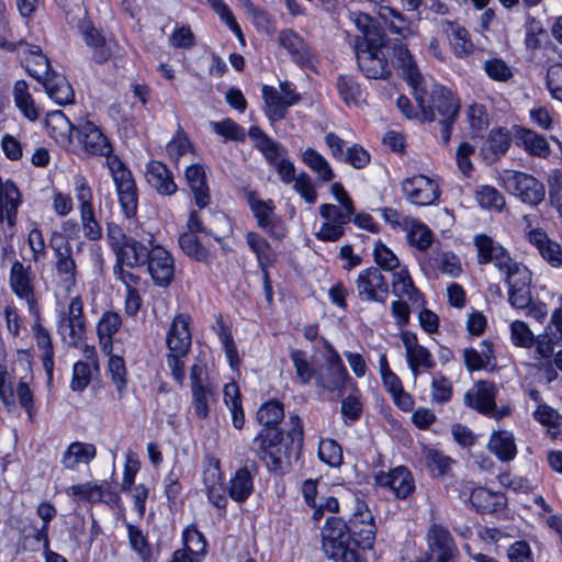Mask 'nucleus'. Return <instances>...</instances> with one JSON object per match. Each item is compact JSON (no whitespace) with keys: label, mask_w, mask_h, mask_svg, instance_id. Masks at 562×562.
Listing matches in <instances>:
<instances>
[{"label":"nucleus","mask_w":562,"mask_h":562,"mask_svg":"<svg viewBox=\"0 0 562 562\" xmlns=\"http://www.w3.org/2000/svg\"><path fill=\"white\" fill-rule=\"evenodd\" d=\"M425 464L437 476H443L450 470L452 460L436 449L425 451Z\"/></svg>","instance_id":"nucleus-60"},{"label":"nucleus","mask_w":562,"mask_h":562,"mask_svg":"<svg viewBox=\"0 0 562 562\" xmlns=\"http://www.w3.org/2000/svg\"><path fill=\"white\" fill-rule=\"evenodd\" d=\"M179 246L183 252L196 261L206 262L209 259V250L200 243L193 233H183L179 237Z\"/></svg>","instance_id":"nucleus-55"},{"label":"nucleus","mask_w":562,"mask_h":562,"mask_svg":"<svg viewBox=\"0 0 562 562\" xmlns=\"http://www.w3.org/2000/svg\"><path fill=\"white\" fill-rule=\"evenodd\" d=\"M186 179L192 191L193 200L199 209L210 203V190L206 183L204 168L201 165H191L186 169Z\"/></svg>","instance_id":"nucleus-32"},{"label":"nucleus","mask_w":562,"mask_h":562,"mask_svg":"<svg viewBox=\"0 0 562 562\" xmlns=\"http://www.w3.org/2000/svg\"><path fill=\"white\" fill-rule=\"evenodd\" d=\"M357 60L360 70L367 78L386 80L392 75L391 66L384 54V36L367 43L366 48L359 47Z\"/></svg>","instance_id":"nucleus-9"},{"label":"nucleus","mask_w":562,"mask_h":562,"mask_svg":"<svg viewBox=\"0 0 562 562\" xmlns=\"http://www.w3.org/2000/svg\"><path fill=\"white\" fill-rule=\"evenodd\" d=\"M347 527L356 550L358 548L363 550L373 548L376 526L372 513L364 503H357L355 512L347 522Z\"/></svg>","instance_id":"nucleus-10"},{"label":"nucleus","mask_w":562,"mask_h":562,"mask_svg":"<svg viewBox=\"0 0 562 562\" xmlns=\"http://www.w3.org/2000/svg\"><path fill=\"white\" fill-rule=\"evenodd\" d=\"M248 247L256 255L260 270L268 269L273 265L271 247L268 240L256 232H249L246 235Z\"/></svg>","instance_id":"nucleus-46"},{"label":"nucleus","mask_w":562,"mask_h":562,"mask_svg":"<svg viewBox=\"0 0 562 562\" xmlns=\"http://www.w3.org/2000/svg\"><path fill=\"white\" fill-rule=\"evenodd\" d=\"M55 270L63 286L70 291L76 285L77 265L72 251L55 257Z\"/></svg>","instance_id":"nucleus-45"},{"label":"nucleus","mask_w":562,"mask_h":562,"mask_svg":"<svg viewBox=\"0 0 562 562\" xmlns=\"http://www.w3.org/2000/svg\"><path fill=\"white\" fill-rule=\"evenodd\" d=\"M45 125L49 136L60 146L69 147L72 144V133L76 125L72 124L60 110L52 111L46 115Z\"/></svg>","instance_id":"nucleus-25"},{"label":"nucleus","mask_w":562,"mask_h":562,"mask_svg":"<svg viewBox=\"0 0 562 562\" xmlns=\"http://www.w3.org/2000/svg\"><path fill=\"white\" fill-rule=\"evenodd\" d=\"M79 213L83 236L91 241L100 240L103 234L102 227L95 217L94 207Z\"/></svg>","instance_id":"nucleus-61"},{"label":"nucleus","mask_w":562,"mask_h":562,"mask_svg":"<svg viewBox=\"0 0 562 562\" xmlns=\"http://www.w3.org/2000/svg\"><path fill=\"white\" fill-rule=\"evenodd\" d=\"M146 179L151 188L161 195H172L178 187L169 168L157 160H151L146 166Z\"/></svg>","instance_id":"nucleus-26"},{"label":"nucleus","mask_w":562,"mask_h":562,"mask_svg":"<svg viewBox=\"0 0 562 562\" xmlns=\"http://www.w3.org/2000/svg\"><path fill=\"white\" fill-rule=\"evenodd\" d=\"M127 532L132 550L138 554L143 562H154L150 544L143 531L138 527L128 524Z\"/></svg>","instance_id":"nucleus-52"},{"label":"nucleus","mask_w":562,"mask_h":562,"mask_svg":"<svg viewBox=\"0 0 562 562\" xmlns=\"http://www.w3.org/2000/svg\"><path fill=\"white\" fill-rule=\"evenodd\" d=\"M146 265L156 285L166 288L173 280L175 261L171 254L164 247L159 245H151L150 256Z\"/></svg>","instance_id":"nucleus-20"},{"label":"nucleus","mask_w":562,"mask_h":562,"mask_svg":"<svg viewBox=\"0 0 562 562\" xmlns=\"http://www.w3.org/2000/svg\"><path fill=\"white\" fill-rule=\"evenodd\" d=\"M407 229V239L411 246H414L420 251L427 250L432 243V233L424 223L408 218L405 221Z\"/></svg>","instance_id":"nucleus-42"},{"label":"nucleus","mask_w":562,"mask_h":562,"mask_svg":"<svg viewBox=\"0 0 562 562\" xmlns=\"http://www.w3.org/2000/svg\"><path fill=\"white\" fill-rule=\"evenodd\" d=\"M36 345L42 350V362L43 368L47 375V383L50 384L53 381L54 371V347L48 330L43 327L40 323H36L33 327Z\"/></svg>","instance_id":"nucleus-39"},{"label":"nucleus","mask_w":562,"mask_h":562,"mask_svg":"<svg viewBox=\"0 0 562 562\" xmlns=\"http://www.w3.org/2000/svg\"><path fill=\"white\" fill-rule=\"evenodd\" d=\"M217 326H218V329H217L218 339L223 345V348H224V351H225V355L227 357L231 368L235 369L239 366L240 359H239L238 350H237V347L235 345V341H234V338L232 335V330L228 326L225 325V323L223 322V319L221 317L217 319Z\"/></svg>","instance_id":"nucleus-51"},{"label":"nucleus","mask_w":562,"mask_h":562,"mask_svg":"<svg viewBox=\"0 0 562 562\" xmlns=\"http://www.w3.org/2000/svg\"><path fill=\"white\" fill-rule=\"evenodd\" d=\"M13 99L18 109L30 121L38 119V112L35 108L33 97L29 92V86L25 80H18L13 87Z\"/></svg>","instance_id":"nucleus-44"},{"label":"nucleus","mask_w":562,"mask_h":562,"mask_svg":"<svg viewBox=\"0 0 562 562\" xmlns=\"http://www.w3.org/2000/svg\"><path fill=\"white\" fill-rule=\"evenodd\" d=\"M246 12L252 24L260 31L271 34L274 31V24L270 14L260 7L248 2Z\"/></svg>","instance_id":"nucleus-64"},{"label":"nucleus","mask_w":562,"mask_h":562,"mask_svg":"<svg viewBox=\"0 0 562 562\" xmlns=\"http://www.w3.org/2000/svg\"><path fill=\"white\" fill-rule=\"evenodd\" d=\"M19 52H23V65L27 74L41 82L50 71V63L40 46L19 42Z\"/></svg>","instance_id":"nucleus-23"},{"label":"nucleus","mask_w":562,"mask_h":562,"mask_svg":"<svg viewBox=\"0 0 562 562\" xmlns=\"http://www.w3.org/2000/svg\"><path fill=\"white\" fill-rule=\"evenodd\" d=\"M97 456V448L92 443L74 441L61 457V464L66 470H77L79 464H89Z\"/></svg>","instance_id":"nucleus-34"},{"label":"nucleus","mask_w":562,"mask_h":562,"mask_svg":"<svg viewBox=\"0 0 562 562\" xmlns=\"http://www.w3.org/2000/svg\"><path fill=\"white\" fill-rule=\"evenodd\" d=\"M413 97L420 110L424 122H434L438 120L440 125V138L447 144L451 137L452 125L454 124L459 110L460 101L446 87L435 85L428 91L426 83L419 85L413 90Z\"/></svg>","instance_id":"nucleus-2"},{"label":"nucleus","mask_w":562,"mask_h":562,"mask_svg":"<svg viewBox=\"0 0 562 562\" xmlns=\"http://www.w3.org/2000/svg\"><path fill=\"white\" fill-rule=\"evenodd\" d=\"M191 317L187 314L177 315L167 333L166 345L168 352L188 355L191 348Z\"/></svg>","instance_id":"nucleus-22"},{"label":"nucleus","mask_w":562,"mask_h":562,"mask_svg":"<svg viewBox=\"0 0 562 562\" xmlns=\"http://www.w3.org/2000/svg\"><path fill=\"white\" fill-rule=\"evenodd\" d=\"M356 210L353 204L347 203V205H335L325 203L319 206V215L326 221L333 224L340 225L345 228L351 221V216Z\"/></svg>","instance_id":"nucleus-48"},{"label":"nucleus","mask_w":562,"mask_h":562,"mask_svg":"<svg viewBox=\"0 0 562 562\" xmlns=\"http://www.w3.org/2000/svg\"><path fill=\"white\" fill-rule=\"evenodd\" d=\"M393 58L394 64L402 69L403 76L413 90L424 83L425 80L418 70L412 54L403 43H394Z\"/></svg>","instance_id":"nucleus-29"},{"label":"nucleus","mask_w":562,"mask_h":562,"mask_svg":"<svg viewBox=\"0 0 562 562\" xmlns=\"http://www.w3.org/2000/svg\"><path fill=\"white\" fill-rule=\"evenodd\" d=\"M338 93L347 104H358L361 98V88L352 76L340 75L336 83Z\"/></svg>","instance_id":"nucleus-54"},{"label":"nucleus","mask_w":562,"mask_h":562,"mask_svg":"<svg viewBox=\"0 0 562 562\" xmlns=\"http://www.w3.org/2000/svg\"><path fill=\"white\" fill-rule=\"evenodd\" d=\"M257 472L256 463H252L250 468H239L235 472L227 486V493L233 501L244 503L251 495L254 492V476Z\"/></svg>","instance_id":"nucleus-24"},{"label":"nucleus","mask_w":562,"mask_h":562,"mask_svg":"<svg viewBox=\"0 0 562 562\" xmlns=\"http://www.w3.org/2000/svg\"><path fill=\"white\" fill-rule=\"evenodd\" d=\"M277 43L291 59L301 67H308L314 60V53L306 41L293 29H283L278 33Z\"/></svg>","instance_id":"nucleus-21"},{"label":"nucleus","mask_w":562,"mask_h":562,"mask_svg":"<svg viewBox=\"0 0 562 562\" xmlns=\"http://www.w3.org/2000/svg\"><path fill=\"white\" fill-rule=\"evenodd\" d=\"M379 486L389 487L398 499L408 498L415 491L412 472L404 465H398L389 472L379 471L374 475Z\"/></svg>","instance_id":"nucleus-19"},{"label":"nucleus","mask_w":562,"mask_h":562,"mask_svg":"<svg viewBox=\"0 0 562 562\" xmlns=\"http://www.w3.org/2000/svg\"><path fill=\"white\" fill-rule=\"evenodd\" d=\"M68 23L78 29L80 36L88 47L92 50V59L98 64L108 61L113 55L112 43L106 41L101 31L87 19V11L77 5V14L71 15V11H66Z\"/></svg>","instance_id":"nucleus-5"},{"label":"nucleus","mask_w":562,"mask_h":562,"mask_svg":"<svg viewBox=\"0 0 562 562\" xmlns=\"http://www.w3.org/2000/svg\"><path fill=\"white\" fill-rule=\"evenodd\" d=\"M248 136L254 140L255 147L265 156L270 166L276 165L286 156V149L279 142L268 136L260 127L251 126Z\"/></svg>","instance_id":"nucleus-28"},{"label":"nucleus","mask_w":562,"mask_h":562,"mask_svg":"<svg viewBox=\"0 0 562 562\" xmlns=\"http://www.w3.org/2000/svg\"><path fill=\"white\" fill-rule=\"evenodd\" d=\"M248 205L257 221V225L262 228L270 237L282 239L286 235V227L282 220L276 215V205L272 200H260L256 192H249L247 195Z\"/></svg>","instance_id":"nucleus-14"},{"label":"nucleus","mask_w":562,"mask_h":562,"mask_svg":"<svg viewBox=\"0 0 562 562\" xmlns=\"http://www.w3.org/2000/svg\"><path fill=\"white\" fill-rule=\"evenodd\" d=\"M497 387L491 381H479L472 389L464 394L465 406L473 408L479 414L501 419L510 414L512 409L508 405L496 406L495 398Z\"/></svg>","instance_id":"nucleus-8"},{"label":"nucleus","mask_w":562,"mask_h":562,"mask_svg":"<svg viewBox=\"0 0 562 562\" xmlns=\"http://www.w3.org/2000/svg\"><path fill=\"white\" fill-rule=\"evenodd\" d=\"M262 98L266 104V115L271 122L281 121L285 117L288 108L290 106L276 88L265 85L262 87Z\"/></svg>","instance_id":"nucleus-41"},{"label":"nucleus","mask_w":562,"mask_h":562,"mask_svg":"<svg viewBox=\"0 0 562 562\" xmlns=\"http://www.w3.org/2000/svg\"><path fill=\"white\" fill-rule=\"evenodd\" d=\"M108 371L121 398L127 385V371L124 359L120 356L111 355Z\"/></svg>","instance_id":"nucleus-56"},{"label":"nucleus","mask_w":562,"mask_h":562,"mask_svg":"<svg viewBox=\"0 0 562 562\" xmlns=\"http://www.w3.org/2000/svg\"><path fill=\"white\" fill-rule=\"evenodd\" d=\"M510 146V136L506 130H492L481 148V154L487 164H493L506 154Z\"/></svg>","instance_id":"nucleus-35"},{"label":"nucleus","mask_w":562,"mask_h":562,"mask_svg":"<svg viewBox=\"0 0 562 562\" xmlns=\"http://www.w3.org/2000/svg\"><path fill=\"white\" fill-rule=\"evenodd\" d=\"M106 166L115 183L119 202L125 217H134L137 212L138 196L131 170L114 155L106 158Z\"/></svg>","instance_id":"nucleus-7"},{"label":"nucleus","mask_w":562,"mask_h":562,"mask_svg":"<svg viewBox=\"0 0 562 562\" xmlns=\"http://www.w3.org/2000/svg\"><path fill=\"white\" fill-rule=\"evenodd\" d=\"M290 359L295 369V376L303 385L310 384L314 380L316 368H314L307 359L305 351L301 349H292Z\"/></svg>","instance_id":"nucleus-49"},{"label":"nucleus","mask_w":562,"mask_h":562,"mask_svg":"<svg viewBox=\"0 0 562 562\" xmlns=\"http://www.w3.org/2000/svg\"><path fill=\"white\" fill-rule=\"evenodd\" d=\"M324 347L328 355L324 363L316 368L314 383L316 387L324 392L341 393L345 390L346 381L349 379L348 371L334 346L324 340Z\"/></svg>","instance_id":"nucleus-6"},{"label":"nucleus","mask_w":562,"mask_h":562,"mask_svg":"<svg viewBox=\"0 0 562 562\" xmlns=\"http://www.w3.org/2000/svg\"><path fill=\"white\" fill-rule=\"evenodd\" d=\"M351 543L347 522L339 517L327 518L322 529V549L325 555L335 562H359L358 551Z\"/></svg>","instance_id":"nucleus-3"},{"label":"nucleus","mask_w":562,"mask_h":562,"mask_svg":"<svg viewBox=\"0 0 562 562\" xmlns=\"http://www.w3.org/2000/svg\"><path fill=\"white\" fill-rule=\"evenodd\" d=\"M284 416L283 405L278 401H268L257 412V420L262 428L252 439L249 450L265 463L272 474L282 475L289 471L292 458H297L303 441V430L297 416L291 417L293 424L289 432L290 442L283 437L279 424Z\"/></svg>","instance_id":"nucleus-1"},{"label":"nucleus","mask_w":562,"mask_h":562,"mask_svg":"<svg viewBox=\"0 0 562 562\" xmlns=\"http://www.w3.org/2000/svg\"><path fill=\"white\" fill-rule=\"evenodd\" d=\"M525 150L537 157L546 158L550 155V146L547 139L535 131L521 128L517 134Z\"/></svg>","instance_id":"nucleus-43"},{"label":"nucleus","mask_w":562,"mask_h":562,"mask_svg":"<svg viewBox=\"0 0 562 562\" xmlns=\"http://www.w3.org/2000/svg\"><path fill=\"white\" fill-rule=\"evenodd\" d=\"M470 490V503L480 513H491L496 510L499 506L497 503V495L483 487H475Z\"/></svg>","instance_id":"nucleus-53"},{"label":"nucleus","mask_w":562,"mask_h":562,"mask_svg":"<svg viewBox=\"0 0 562 562\" xmlns=\"http://www.w3.org/2000/svg\"><path fill=\"white\" fill-rule=\"evenodd\" d=\"M213 131L226 139L244 142L246 139L245 130L232 119H225L220 122L211 123Z\"/></svg>","instance_id":"nucleus-62"},{"label":"nucleus","mask_w":562,"mask_h":562,"mask_svg":"<svg viewBox=\"0 0 562 562\" xmlns=\"http://www.w3.org/2000/svg\"><path fill=\"white\" fill-rule=\"evenodd\" d=\"M149 256L150 248L132 237L115 254V262L126 265L130 268H137L145 266Z\"/></svg>","instance_id":"nucleus-36"},{"label":"nucleus","mask_w":562,"mask_h":562,"mask_svg":"<svg viewBox=\"0 0 562 562\" xmlns=\"http://www.w3.org/2000/svg\"><path fill=\"white\" fill-rule=\"evenodd\" d=\"M498 184L507 193L531 206L540 204L546 196L543 183L533 176L522 171L510 169L502 170L498 173Z\"/></svg>","instance_id":"nucleus-4"},{"label":"nucleus","mask_w":562,"mask_h":562,"mask_svg":"<svg viewBox=\"0 0 562 562\" xmlns=\"http://www.w3.org/2000/svg\"><path fill=\"white\" fill-rule=\"evenodd\" d=\"M487 448L502 462H508L517 454L514 435L507 430L493 431Z\"/></svg>","instance_id":"nucleus-38"},{"label":"nucleus","mask_w":562,"mask_h":562,"mask_svg":"<svg viewBox=\"0 0 562 562\" xmlns=\"http://www.w3.org/2000/svg\"><path fill=\"white\" fill-rule=\"evenodd\" d=\"M378 14L391 33L397 34L403 38H408L415 34L411 19L400 11L389 5H380Z\"/></svg>","instance_id":"nucleus-33"},{"label":"nucleus","mask_w":562,"mask_h":562,"mask_svg":"<svg viewBox=\"0 0 562 562\" xmlns=\"http://www.w3.org/2000/svg\"><path fill=\"white\" fill-rule=\"evenodd\" d=\"M356 291L358 299L362 302L384 304L390 293L389 281L380 268L370 267L358 274Z\"/></svg>","instance_id":"nucleus-13"},{"label":"nucleus","mask_w":562,"mask_h":562,"mask_svg":"<svg viewBox=\"0 0 562 562\" xmlns=\"http://www.w3.org/2000/svg\"><path fill=\"white\" fill-rule=\"evenodd\" d=\"M475 199L483 209L501 211L505 205L504 196L492 186H480L475 190Z\"/></svg>","instance_id":"nucleus-57"},{"label":"nucleus","mask_w":562,"mask_h":562,"mask_svg":"<svg viewBox=\"0 0 562 562\" xmlns=\"http://www.w3.org/2000/svg\"><path fill=\"white\" fill-rule=\"evenodd\" d=\"M483 348L477 351L473 348H467L463 351V359L469 371H475L486 368L492 361L493 349L488 341L482 344Z\"/></svg>","instance_id":"nucleus-50"},{"label":"nucleus","mask_w":562,"mask_h":562,"mask_svg":"<svg viewBox=\"0 0 562 562\" xmlns=\"http://www.w3.org/2000/svg\"><path fill=\"white\" fill-rule=\"evenodd\" d=\"M528 241L533 245L541 257L552 267L562 266V248L551 239H549L546 232L542 229H531L527 234Z\"/></svg>","instance_id":"nucleus-31"},{"label":"nucleus","mask_w":562,"mask_h":562,"mask_svg":"<svg viewBox=\"0 0 562 562\" xmlns=\"http://www.w3.org/2000/svg\"><path fill=\"white\" fill-rule=\"evenodd\" d=\"M58 333L70 347H78L82 342L86 335V319L83 302L79 295L70 300L67 312L60 315Z\"/></svg>","instance_id":"nucleus-11"},{"label":"nucleus","mask_w":562,"mask_h":562,"mask_svg":"<svg viewBox=\"0 0 562 562\" xmlns=\"http://www.w3.org/2000/svg\"><path fill=\"white\" fill-rule=\"evenodd\" d=\"M302 160L311 170L318 175L319 180L323 182H329L334 179L335 173L328 161L315 149H305L302 154Z\"/></svg>","instance_id":"nucleus-47"},{"label":"nucleus","mask_w":562,"mask_h":562,"mask_svg":"<svg viewBox=\"0 0 562 562\" xmlns=\"http://www.w3.org/2000/svg\"><path fill=\"white\" fill-rule=\"evenodd\" d=\"M401 190L409 203L418 206L431 205L440 195L438 183L420 173L405 178L401 183Z\"/></svg>","instance_id":"nucleus-16"},{"label":"nucleus","mask_w":562,"mask_h":562,"mask_svg":"<svg viewBox=\"0 0 562 562\" xmlns=\"http://www.w3.org/2000/svg\"><path fill=\"white\" fill-rule=\"evenodd\" d=\"M121 326L122 318L119 313L108 311L102 314L97 326V333L99 337V345L103 352L108 355L111 353L113 336L120 330Z\"/></svg>","instance_id":"nucleus-37"},{"label":"nucleus","mask_w":562,"mask_h":562,"mask_svg":"<svg viewBox=\"0 0 562 562\" xmlns=\"http://www.w3.org/2000/svg\"><path fill=\"white\" fill-rule=\"evenodd\" d=\"M392 292L396 297H406L412 303H419L422 301V293L415 286L406 268L393 272Z\"/></svg>","instance_id":"nucleus-40"},{"label":"nucleus","mask_w":562,"mask_h":562,"mask_svg":"<svg viewBox=\"0 0 562 562\" xmlns=\"http://www.w3.org/2000/svg\"><path fill=\"white\" fill-rule=\"evenodd\" d=\"M75 135L78 145L88 156L110 157L113 147L102 130L91 121H82L76 124Z\"/></svg>","instance_id":"nucleus-15"},{"label":"nucleus","mask_w":562,"mask_h":562,"mask_svg":"<svg viewBox=\"0 0 562 562\" xmlns=\"http://www.w3.org/2000/svg\"><path fill=\"white\" fill-rule=\"evenodd\" d=\"M440 26L442 32L447 35L457 57L463 58L473 53L474 45L464 26L449 20H442Z\"/></svg>","instance_id":"nucleus-27"},{"label":"nucleus","mask_w":562,"mask_h":562,"mask_svg":"<svg viewBox=\"0 0 562 562\" xmlns=\"http://www.w3.org/2000/svg\"><path fill=\"white\" fill-rule=\"evenodd\" d=\"M192 391V405L194 409V414L204 419L209 416V402L213 401L215 397V391L213 387H194Z\"/></svg>","instance_id":"nucleus-59"},{"label":"nucleus","mask_w":562,"mask_h":562,"mask_svg":"<svg viewBox=\"0 0 562 562\" xmlns=\"http://www.w3.org/2000/svg\"><path fill=\"white\" fill-rule=\"evenodd\" d=\"M318 457L326 464L338 468L342 464V449L334 439H323L318 447Z\"/></svg>","instance_id":"nucleus-58"},{"label":"nucleus","mask_w":562,"mask_h":562,"mask_svg":"<svg viewBox=\"0 0 562 562\" xmlns=\"http://www.w3.org/2000/svg\"><path fill=\"white\" fill-rule=\"evenodd\" d=\"M41 83L48 97L57 104L66 105L74 102V89L65 76L53 70L41 81Z\"/></svg>","instance_id":"nucleus-30"},{"label":"nucleus","mask_w":562,"mask_h":562,"mask_svg":"<svg viewBox=\"0 0 562 562\" xmlns=\"http://www.w3.org/2000/svg\"><path fill=\"white\" fill-rule=\"evenodd\" d=\"M474 245L477 250V262L480 265L491 263V258L502 247V245L485 234L476 235L474 237Z\"/></svg>","instance_id":"nucleus-63"},{"label":"nucleus","mask_w":562,"mask_h":562,"mask_svg":"<svg viewBox=\"0 0 562 562\" xmlns=\"http://www.w3.org/2000/svg\"><path fill=\"white\" fill-rule=\"evenodd\" d=\"M405 348L407 366L417 378L420 370H431L436 367V361L431 352L418 342L417 335L413 331L404 330L400 336Z\"/></svg>","instance_id":"nucleus-17"},{"label":"nucleus","mask_w":562,"mask_h":562,"mask_svg":"<svg viewBox=\"0 0 562 562\" xmlns=\"http://www.w3.org/2000/svg\"><path fill=\"white\" fill-rule=\"evenodd\" d=\"M9 282L12 292L26 301L30 312L37 314L31 266H24L21 261L15 260L10 269Z\"/></svg>","instance_id":"nucleus-18"},{"label":"nucleus","mask_w":562,"mask_h":562,"mask_svg":"<svg viewBox=\"0 0 562 562\" xmlns=\"http://www.w3.org/2000/svg\"><path fill=\"white\" fill-rule=\"evenodd\" d=\"M427 557L434 562H457L459 558V550L454 539L449 531L441 524L432 522L429 525L426 532Z\"/></svg>","instance_id":"nucleus-12"}]
</instances>
